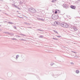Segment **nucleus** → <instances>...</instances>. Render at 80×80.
Masks as SVG:
<instances>
[{
	"label": "nucleus",
	"mask_w": 80,
	"mask_h": 80,
	"mask_svg": "<svg viewBox=\"0 0 80 80\" xmlns=\"http://www.w3.org/2000/svg\"><path fill=\"white\" fill-rule=\"evenodd\" d=\"M61 26L62 27H64V28H68L69 27V25L68 24H67L65 23H63L61 24Z\"/></svg>",
	"instance_id": "f257e3e1"
},
{
	"label": "nucleus",
	"mask_w": 80,
	"mask_h": 80,
	"mask_svg": "<svg viewBox=\"0 0 80 80\" xmlns=\"http://www.w3.org/2000/svg\"><path fill=\"white\" fill-rule=\"evenodd\" d=\"M29 10L30 12H32V13H35L36 12V10L33 8H29Z\"/></svg>",
	"instance_id": "f03ea898"
},
{
	"label": "nucleus",
	"mask_w": 80,
	"mask_h": 80,
	"mask_svg": "<svg viewBox=\"0 0 80 80\" xmlns=\"http://www.w3.org/2000/svg\"><path fill=\"white\" fill-rule=\"evenodd\" d=\"M71 29V31H73V30H74L75 31H76V30H77L78 29H77V27L74 26L73 27H71V28H70V29Z\"/></svg>",
	"instance_id": "7ed1b4c3"
},
{
	"label": "nucleus",
	"mask_w": 80,
	"mask_h": 80,
	"mask_svg": "<svg viewBox=\"0 0 80 80\" xmlns=\"http://www.w3.org/2000/svg\"><path fill=\"white\" fill-rule=\"evenodd\" d=\"M75 72L77 74H79V73H80V71L79 70L77 69L75 71Z\"/></svg>",
	"instance_id": "20e7f679"
},
{
	"label": "nucleus",
	"mask_w": 80,
	"mask_h": 80,
	"mask_svg": "<svg viewBox=\"0 0 80 80\" xmlns=\"http://www.w3.org/2000/svg\"><path fill=\"white\" fill-rule=\"evenodd\" d=\"M12 76V73L9 72L8 74V76L9 77H11Z\"/></svg>",
	"instance_id": "39448f33"
},
{
	"label": "nucleus",
	"mask_w": 80,
	"mask_h": 80,
	"mask_svg": "<svg viewBox=\"0 0 80 80\" xmlns=\"http://www.w3.org/2000/svg\"><path fill=\"white\" fill-rule=\"evenodd\" d=\"M54 26H55L56 25H58V22H54Z\"/></svg>",
	"instance_id": "423d86ee"
},
{
	"label": "nucleus",
	"mask_w": 80,
	"mask_h": 80,
	"mask_svg": "<svg viewBox=\"0 0 80 80\" xmlns=\"http://www.w3.org/2000/svg\"><path fill=\"white\" fill-rule=\"evenodd\" d=\"M71 8H72V9H75L76 7L74 6H71Z\"/></svg>",
	"instance_id": "0eeeda50"
},
{
	"label": "nucleus",
	"mask_w": 80,
	"mask_h": 80,
	"mask_svg": "<svg viewBox=\"0 0 80 80\" xmlns=\"http://www.w3.org/2000/svg\"><path fill=\"white\" fill-rule=\"evenodd\" d=\"M22 58H23V60H24L25 58V57L23 55H22L21 56Z\"/></svg>",
	"instance_id": "6e6552de"
},
{
	"label": "nucleus",
	"mask_w": 80,
	"mask_h": 80,
	"mask_svg": "<svg viewBox=\"0 0 80 80\" xmlns=\"http://www.w3.org/2000/svg\"><path fill=\"white\" fill-rule=\"evenodd\" d=\"M55 64L53 62H51V63L50 64V65L51 66H53V65H54Z\"/></svg>",
	"instance_id": "1a4fd4ad"
},
{
	"label": "nucleus",
	"mask_w": 80,
	"mask_h": 80,
	"mask_svg": "<svg viewBox=\"0 0 80 80\" xmlns=\"http://www.w3.org/2000/svg\"><path fill=\"white\" fill-rule=\"evenodd\" d=\"M18 57H19V55H17L16 56V60H17V59H18Z\"/></svg>",
	"instance_id": "9d476101"
},
{
	"label": "nucleus",
	"mask_w": 80,
	"mask_h": 80,
	"mask_svg": "<svg viewBox=\"0 0 80 80\" xmlns=\"http://www.w3.org/2000/svg\"><path fill=\"white\" fill-rule=\"evenodd\" d=\"M37 30H39V31H40L41 32H43V30L40 29H38Z\"/></svg>",
	"instance_id": "9b49d317"
},
{
	"label": "nucleus",
	"mask_w": 80,
	"mask_h": 80,
	"mask_svg": "<svg viewBox=\"0 0 80 80\" xmlns=\"http://www.w3.org/2000/svg\"><path fill=\"white\" fill-rule=\"evenodd\" d=\"M20 4H21V5H22V4H23V2H22V1H21L20 2Z\"/></svg>",
	"instance_id": "f8f14e48"
},
{
	"label": "nucleus",
	"mask_w": 80,
	"mask_h": 80,
	"mask_svg": "<svg viewBox=\"0 0 80 80\" xmlns=\"http://www.w3.org/2000/svg\"><path fill=\"white\" fill-rule=\"evenodd\" d=\"M8 24H13V23L11 22H8Z\"/></svg>",
	"instance_id": "ddd939ff"
},
{
	"label": "nucleus",
	"mask_w": 80,
	"mask_h": 80,
	"mask_svg": "<svg viewBox=\"0 0 80 80\" xmlns=\"http://www.w3.org/2000/svg\"><path fill=\"white\" fill-rule=\"evenodd\" d=\"M74 57H75V58H78V57L77 56H74Z\"/></svg>",
	"instance_id": "4468645a"
},
{
	"label": "nucleus",
	"mask_w": 80,
	"mask_h": 80,
	"mask_svg": "<svg viewBox=\"0 0 80 80\" xmlns=\"http://www.w3.org/2000/svg\"><path fill=\"white\" fill-rule=\"evenodd\" d=\"M20 40H23V41H26V40L25 39H20Z\"/></svg>",
	"instance_id": "2eb2a0df"
},
{
	"label": "nucleus",
	"mask_w": 80,
	"mask_h": 80,
	"mask_svg": "<svg viewBox=\"0 0 80 80\" xmlns=\"http://www.w3.org/2000/svg\"><path fill=\"white\" fill-rule=\"evenodd\" d=\"M56 2V0H52V2Z\"/></svg>",
	"instance_id": "dca6fc26"
},
{
	"label": "nucleus",
	"mask_w": 80,
	"mask_h": 80,
	"mask_svg": "<svg viewBox=\"0 0 80 80\" xmlns=\"http://www.w3.org/2000/svg\"><path fill=\"white\" fill-rule=\"evenodd\" d=\"M52 39H53L54 40H58V39H57V38H53Z\"/></svg>",
	"instance_id": "f3484780"
},
{
	"label": "nucleus",
	"mask_w": 80,
	"mask_h": 80,
	"mask_svg": "<svg viewBox=\"0 0 80 80\" xmlns=\"http://www.w3.org/2000/svg\"><path fill=\"white\" fill-rule=\"evenodd\" d=\"M40 37H41V38H43V36H42V35H40Z\"/></svg>",
	"instance_id": "a211bd4d"
},
{
	"label": "nucleus",
	"mask_w": 80,
	"mask_h": 80,
	"mask_svg": "<svg viewBox=\"0 0 80 80\" xmlns=\"http://www.w3.org/2000/svg\"><path fill=\"white\" fill-rule=\"evenodd\" d=\"M13 27L14 28H15V29H17V28H16V26H13Z\"/></svg>",
	"instance_id": "6ab92c4d"
},
{
	"label": "nucleus",
	"mask_w": 80,
	"mask_h": 80,
	"mask_svg": "<svg viewBox=\"0 0 80 80\" xmlns=\"http://www.w3.org/2000/svg\"><path fill=\"white\" fill-rule=\"evenodd\" d=\"M20 35H22L23 36H25V35H24V34H21Z\"/></svg>",
	"instance_id": "aec40b11"
},
{
	"label": "nucleus",
	"mask_w": 80,
	"mask_h": 80,
	"mask_svg": "<svg viewBox=\"0 0 80 80\" xmlns=\"http://www.w3.org/2000/svg\"><path fill=\"white\" fill-rule=\"evenodd\" d=\"M57 37H58L59 38H60V37H61V36H57Z\"/></svg>",
	"instance_id": "412c9836"
},
{
	"label": "nucleus",
	"mask_w": 80,
	"mask_h": 80,
	"mask_svg": "<svg viewBox=\"0 0 80 80\" xmlns=\"http://www.w3.org/2000/svg\"><path fill=\"white\" fill-rule=\"evenodd\" d=\"M24 23L26 25H28V24L27 22H24Z\"/></svg>",
	"instance_id": "4be33fe9"
},
{
	"label": "nucleus",
	"mask_w": 80,
	"mask_h": 80,
	"mask_svg": "<svg viewBox=\"0 0 80 80\" xmlns=\"http://www.w3.org/2000/svg\"><path fill=\"white\" fill-rule=\"evenodd\" d=\"M54 32L55 33H57V32L56 31L54 30Z\"/></svg>",
	"instance_id": "5701e85b"
},
{
	"label": "nucleus",
	"mask_w": 80,
	"mask_h": 80,
	"mask_svg": "<svg viewBox=\"0 0 80 80\" xmlns=\"http://www.w3.org/2000/svg\"><path fill=\"white\" fill-rule=\"evenodd\" d=\"M71 64H72V65H74V63H73V62H70Z\"/></svg>",
	"instance_id": "b1692460"
},
{
	"label": "nucleus",
	"mask_w": 80,
	"mask_h": 80,
	"mask_svg": "<svg viewBox=\"0 0 80 80\" xmlns=\"http://www.w3.org/2000/svg\"><path fill=\"white\" fill-rule=\"evenodd\" d=\"M15 7L16 8H18V7L17 6H15Z\"/></svg>",
	"instance_id": "393cba45"
},
{
	"label": "nucleus",
	"mask_w": 80,
	"mask_h": 80,
	"mask_svg": "<svg viewBox=\"0 0 80 80\" xmlns=\"http://www.w3.org/2000/svg\"><path fill=\"white\" fill-rule=\"evenodd\" d=\"M39 20H42L43 21H44V20L43 19H39Z\"/></svg>",
	"instance_id": "a878e982"
},
{
	"label": "nucleus",
	"mask_w": 80,
	"mask_h": 80,
	"mask_svg": "<svg viewBox=\"0 0 80 80\" xmlns=\"http://www.w3.org/2000/svg\"><path fill=\"white\" fill-rule=\"evenodd\" d=\"M55 13H57V11H56L55 12Z\"/></svg>",
	"instance_id": "bb28decb"
},
{
	"label": "nucleus",
	"mask_w": 80,
	"mask_h": 80,
	"mask_svg": "<svg viewBox=\"0 0 80 80\" xmlns=\"http://www.w3.org/2000/svg\"><path fill=\"white\" fill-rule=\"evenodd\" d=\"M28 28H32L31 27H28Z\"/></svg>",
	"instance_id": "cd10ccee"
},
{
	"label": "nucleus",
	"mask_w": 80,
	"mask_h": 80,
	"mask_svg": "<svg viewBox=\"0 0 80 80\" xmlns=\"http://www.w3.org/2000/svg\"><path fill=\"white\" fill-rule=\"evenodd\" d=\"M7 34H10V33L8 32H7Z\"/></svg>",
	"instance_id": "c85d7f7f"
},
{
	"label": "nucleus",
	"mask_w": 80,
	"mask_h": 80,
	"mask_svg": "<svg viewBox=\"0 0 80 80\" xmlns=\"http://www.w3.org/2000/svg\"><path fill=\"white\" fill-rule=\"evenodd\" d=\"M74 53H75V54H76H76L77 53V52H74Z\"/></svg>",
	"instance_id": "c756f323"
},
{
	"label": "nucleus",
	"mask_w": 80,
	"mask_h": 80,
	"mask_svg": "<svg viewBox=\"0 0 80 80\" xmlns=\"http://www.w3.org/2000/svg\"><path fill=\"white\" fill-rule=\"evenodd\" d=\"M12 40H16V39H15V38H12Z\"/></svg>",
	"instance_id": "7c9ffc66"
},
{
	"label": "nucleus",
	"mask_w": 80,
	"mask_h": 80,
	"mask_svg": "<svg viewBox=\"0 0 80 80\" xmlns=\"http://www.w3.org/2000/svg\"><path fill=\"white\" fill-rule=\"evenodd\" d=\"M18 8V9H19V10H21V9H20V8Z\"/></svg>",
	"instance_id": "2f4dec72"
},
{
	"label": "nucleus",
	"mask_w": 80,
	"mask_h": 80,
	"mask_svg": "<svg viewBox=\"0 0 80 80\" xmlns=\"http://www.w3.org/2000/svg\"><path fill=\"white\" fill-rule=\"evenodd\" d=\"M20 18H23L21 17H19Z\"/></svg>",
	"instance_id": "473e14b6"
},
{
	"label": "nucleus",
	"mask_w": 80,
	"mask_h": 80,
	"mask_svg": "<svg viewBox=\"0 0 80 80\" xmlns=\"http://www.w3.org/2000/svg\"><path fill=\"white\" fill-rule=\"evenodd\" d=\"M58 12H59V13H60V11H58Z\"/></svg>",
	"instance_id": "72a5a7b5"
},
{
	"label": "nucleus",
	"mask_w": 80,
	"mask_h": 80,
	"mask_svg": "<svg viewBox=\"0 0 80 80\" xmlns=\"http://www.w3.org/2000/svg\"><path fill=\"white\" fill-rule=\"evenodd\" d=\"M71 52H73V53H74V52H73V51H72Z\"/></svg>",
	"instance_id": "f704fd0d"
},
{
	"label": "nucleus",
	"mask_w": 80,
	"mask_h": 80,
	"mask_svg": "<svg viewBox=\"0 0 80 80\" xmlns=\"http://www.w3.org/2000/svg\"><path fill=\"white\" fill-rule=\"evenodd\" d=\"M7 32H5L4 33H7Z\"/></svg>",
	"instance_id": "c9c22d12"
},
{
	"label": "nucleus",
	"mask_w": 80,
	"mask_h": 80,
	"mask_svg": "<svg viewBox=\"0 0 80 80\" xmlns=\"http://www.w3.org/2000/svg\"><path fill=\"white\" fill-rule=\"evenodd\" d=\"M18 37H21L19 36H18Z\"/></svg>",
	"instance_id": "e433bc0d"
},
{
	"label": "nucleus",
	"mask_w": 80,
	"mask_h": 80,
	"mask_svg": "<svg viewBox=\"0 0 80 80\" xmlns=\"http://www.w3.org/2000/svg\"><path fill=\"white\" fill-rule=\"evenodd\" d=\"M58 12H59V11H59V10H58Z\"/></svg>",
	"instance_id": "4c0bfd02"
},
{
	"label": "nucleus",
	"mask_w": 80,
	"mask_h": 80,
	"mask_svg": "<svg viewBox=\"0 0 80 80\" xmlns=\"http://www.w3.org/2000/svg\"><path fill=\"white\" fill-rule=\"evenodd\" d=\"M0 12H2V10H0Z\"/></svg>",
	"instance_id": "58836bf2"
},
{
	"label": "nucleus",
	"mask_w": 80,
	"mask_h": 80,
	"mask_svg": "<svg viewBox=\"0 0 80 80\" xmlns=\"http://www.w3.org/2000/svg\"><path fill=\"white\" fill-rule=\"evenodd\" d=\"M65 7H66V6H65Z\"/></svg>",
	"instance_id": "ea45409f"
},
{
	"label": "nucleus",
	"mask_w": 80,
	"mask_h": 80,
	"mask_svg": "<svg viewBox=\"0 0 80 80\" xmlns=\"http://www.w3.org/2000/svg\"><path fill=\"white\" fill-rule=\"evenodd\" d=\"M17 12H18V11H17Z\"/></svg>",
	"instance_id": "a19ab883"
},
{
	"label": "nucleus",
	"mask_w": 80,
	"mask_h": 80,
	"mask_svg": "<svg viewBox=\"0 0 80 80\" xmlns=\"http://www.w3.org/2000/svg\"><path fill=\"white\" fill-rule=\"evenodd\" d=\"M0 26H1V25H0Z\"/></svg>",
	"instance_id": "79ce46f5"
}]
</instances>
